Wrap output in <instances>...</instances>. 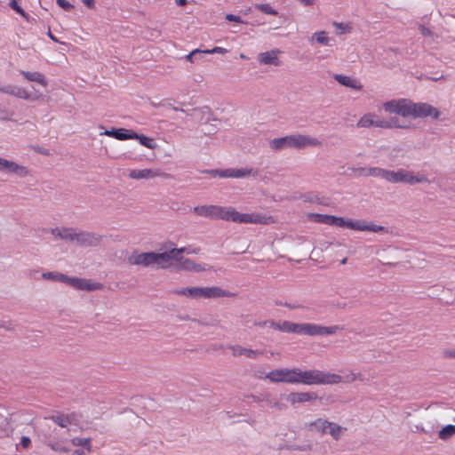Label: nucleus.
Instances as JSON below:
<instances>
[{
  "label": "nucleus",
  "instance_id": "nucleus-47",
  "mask_svg": "<svg viewBox=\"0 0 455 455\" xmlns=\"http://www.w3.org/2000/svg\"><path fill=\"white\" fill-rule=\"evenodd\" d=\"M443 355L446 358H455V348L452 349H445L443 351Z\"/></svg>",
  "mask_w": 455,
  "mask_h": 455
},
{
  "label": "nucleus",
  "instance_id": "nucleus-56",
  "mask_svg": "<svg viewBox=\"0 0 455 455\" xmlns=\"http://www.w3.org/2000/svg\"><path fill=\"white\" fill-rule=\"evenodd\" d=\"M72 455H84V451L83 450H75Z\"/></svg>",
  "mask_w": 455,
  "mask_h": 455
},
{
  "label": "nucleus",
  "instance_id": "nucleus-51",
  "mask_svg": "<svg viewBox=\"0 0 455 455\" xmlns=\"http://www.w3.org/2000/svg\"><path fill=\"white\" fill-rule=\"evenodd\" d=\"M83 3L89 8H93L94 1L93 0H83Z\"/></svg>",
  "mask_w": 455,
  "mask_h": 455
},
{
  "label": "nucleus",
  "instance_id": "nucleus-8",
  "mask_svg": "<svg viewBox=\"0 0 455 455\" xmlns=\"http://www.w3.org/2000/svg\"><path fill=\"white\" fill-rule=\"evenodd\" d=\"M345 228L355 231H370V232H381L385 229L384 227L368 222L363 220L347 219Z\"/></svg>",
  "mask_w": 455,
  "mask_h": 455
},
{
  "label": "nucleus",
  "instance_id": "nucleus-26",
  "mask_svg": "<svg viewBox=\"0 0 455 455\" xmlns=\"http://www.w3.org/2000/svg\"><path fill=\"white\" fill-rule=\"evenodd\" d=\"M0 91L4 93H7V94L13 95L20 99H23V100L31 99L30 93L25 88H22V87L7 85L3 88H0Z\"/></svg>",
  "mask_w": 455,
  "mask_h": 455
},
{
  "label": "nucleus",
  "instance_id": "nucleus-28",
  "mask_svg": "<svg viewBox=\"0 0 455 455\" xmlns=\"http://www.w3.org/2000/svg\"><path fill=\"white\" fill-rule=\"evenodd\" d=\"M52 234L60 239L69 240L74 242L76 230L70 228H56L52 229Z\"/></svg>",
  "mask_w": 455,
  "mask_h": 455
},
{
  "label": "nucleus",
  "instance_id": "nucleus-45",
  "mask_svg": "<svg viewBox=\"0 0 455 455\" xmlns=\"http://www.w3.org/2000/svg\"><path fill=\"white\" fill-rule=\"evenodd\" d=\"M198 53H203V51L199 50V49H195L193 50L191 52H189L188 55H186V60L191 63H193L195 60H194V57L195 55L198 54Z\"/></svg>",
  "mask_w": 455,
  "mask_h": 455
},
{
  "label": "nucleus",
  "instance_id": "nucleus-31",
  "mask_svg": "<svg viewBox=\"0 0 455 455\" xmlns=\"http://www.w3.org/2000/svg\"><path fill=\"white\" fill-rule=\"evenodd\" d=\"M135 140H137L138 142L141 146H143L150 150H155L158 148V144H157L156 139H154L152 137H148L144 134L137 133V137Z\"/></svg>",
  "mask_w": 455,
  "mask_h": 455
},
{
  "label": "nucleus",
  "instance_id": "nucleus-24",
  "mask_svg": "<svg viewBox=\"0 0 455 455\" xmlns=\"http://www.w3.org/2000/svg\"><path fill=\"white\" fill-rule=\"evenodd\" d=\"M0 170H6L10 172L16 173L20 176L28 174L26 167L17 164L14 162L8 161L0 157Z\"/></svg>",
  "mask_w": 455,
  "mask_h": 455
},
{
  "label": "nucleus",
  "instance_id": "nucleus-13",
  "mask_svg": "<svg viewBox=\"0 0 455 455\" xmlns=\"http://www.w3.org/2000/svg\"><path fill=\"white\" fill-rule=\"evenodd\" d=\"M329 419L326 418L319 417L305 424L306 429L315 435L321 436L326 435V428L328 427Z\"/></svg>",
  "mask_w": 455,
  "mask_h": 455
},
{
  "label": "nucleus",
  "instance_id": "nucleus-2",
  "mask_svg": "<svg viewBox=\"0 0 455 455\" xmlns=\"http://www.w3.org/2000/svg\"><path fill=\"white\" fill-rule=\"evenodd\" d=\"M264 378L272 383L303 384L307 386L341 383L339 374L315 369L276 368L268 371Z\"/></svg>",
  "mask_w": 455,
  "mask_h": 455
},
{
  "label": "nucleus",
  "instance_id": "nucleus-38",
  "mask_svg": "<svg viewBox=\"0 0 455 455\" xmlns=\"http://www.w3.org/2000/svg\"><path fill=\"white\" fill-rule=\"evenodd\" d=\"M43 277L44 279L48 280H53V281H60L63 283H68V276L60 274V273H54V272H47L43 274Z\"/></svg>",
  "mask_w": 455,
  "mask_h": 455
},
{
  "label": "nucleus",
  "instance_id": "nucleus-20",
  "mask_svg": "<svg viewBox=\"0 0 455 455\" xmlns=\"http://www.w3.org/2000/svg\"><path fill=\"white\" fill-rule=\"evenodd\" d=\"M194 212L198 216L218 220L220 214V206L200 205L194 208Z\"/></svg>",
  "mask_w": 455,
  "mask_h": 455
},
{
  "label": "nucleus",
  "instance_id": "nucleus-22",
  "mask_svg": "<svg viewBox=\"0 0 455 455\" xmlns=\"http://www.w3.org/2000/svg\"><path fill=\"white\" fill-rule=\"evenodd\" d=\"M258 60L259 63L264 65H271V66H279V52L276 50H272L265 52H261L258 56Z\"/></svg>",
  "mask_w": 455,
  "mask_h": 455
},
{
  "label": "nucleus",
  "instance_id": "nucleus-59",
  "mask_svg": "<svg viewBox=\"0 0 455 455\" xmlns=\"http://www.w3.org/2000/svg\"><path fill=\"white\" fill-rule=\"evenodd\" d=\"M50 37H51L52 40L57 41V40H56V38H55L52 34H50Z\"/></svg>",
  "mask_w": 455,
  "mask_h": 455
},
{
  "label": "nucleus",
  "instance_id": "nucleus-25",
  "mask_svg": "<svg viewBox=\"0 0 455 455\" xmlns=\"http://www.w3.org/2000/svg\"><path fill=\"white\" fill-rule=\"evenodd\" d=\"M268 323H269L268 326L275 330H277V331H280L283 332H291V333L297 334L298 323H292L290 321H283V322H279V323L270 321Z\"/></svg>",
  "mask_w": 455,
  "mask_h": 455
},
{
  "label": "nucleus",
  "instance_id": "nucleus-34",
  "mask_svg": "<svg viewBox=\"0 0 455 455\" xmlns=\"http://www.w3.org/2000/svg\"><path fill=\"white\" fill-rule=\"evenodd\" d=\"M438 438L443 441H447L455 435V425H446L438 431Z\"/></svg>",
  "mask_w": 455,
  "mask_h": 455
},
{
  "label": "nucleus",
  "instance_id": "nucleus-41",
  "mask_svg": "<svg viewBox=\"0 0 455 455\" xmlns=\"http://www.w3.org/2000/svg\"><path fill=\"white\" fill-rule=\"evenodd\" d=\"M228 52V51L226 48L216 46V47H214L212 49L203 51V53H206V54H214V53L226 54Z\"/></svg>",
  "mask_w": 455,
  "mask_h": 455
},
{
  "label": "nucleus",
  "instance_id": "nucleus-37",
  "mask_svg": "<svg viewBox=\"0 0 455 455\" xmlns=\"http://www.w3.org/2000/svg\"><path fill=\"white\" fill-rule=\"evenodd\" d=\"M73 446H83L88 452L92 451V441L91 438L74 437L71 439Z\"/></svg>",
  "mask_w": 455,
  "mask_h": 455
},
{
  "label": "nucleus",
  "instance_id": "nucleus-54",
  "mask_svg": "<svg viewBox=\"0 0 455 455\" xmlns=\"http://www.w3.org/2000/svg\"><path fill=\"white\" fill-rule=\"evenodd\" d=\"M103 134H106L109 137H114V128H111L110 130L104 132Z\"/></svg>",
  "mask_w": 455,
  "mask_h": 455
},
{
  "label": "nucleus",
  "instance_id": "nucleus-55",
  "mask_svg": "<svg viewBox=\"0 0 455 455\" xmlns=\"http://www.w3.org/2000/svg\"><path fill=\"white\" fill-rule=\"evenodd\" d=\"M178 5L184 6L187 4V0H175Z\"/></svg>",
  "mask_w": 455,
  "mask_h": 455
},
{
  "label": "nucleus",
  "instance_id": "nucleus-9",
  "mask_svg": "<svg viewBox=\"0 0 455 455\" xmlns=\"http://www.w3.org/2000/svg\"><path fill=\"white\" fill-rule=\"evenodd\" d=\"M128 177L132 180H153L158 177H164L165 173L163 172L160 169H152V168H145V169H131L128 171Z\"/></svg>",
  "mask_w": 455,
  "mask_h": 455
},
{
  "label": "nucleus",
  "instance_id": "nucleus-43",
  "mask_svg": "<svg viewBox=\"0 0 455 455\" xmlns=\"http://www.w3.org/2000/svg\"><path fill=\"white\" fill-rule=\"evenodd\" d=\"M57 4L65 11H71L74 6L67 0H56Z\"/></svg>",
  "mask_w": 455,
  "mask_h": 455
},
{
  "label": "nucleus",
  "instance_id": "nucleus-6",
  "mask_svg": "<svg viewBox=\"0 0 455 455\" xmlns=\"http://www.w3.org/2000/svg\"><path fill=\"white\" fill-rule=\"evenodd\" d=\"M339 330V326H323L315 323H298L297 334L309 336L333 335Z\"/></svg>",
  "mask_w": 455,
  "mask_h": 455
},
{
  "label": "nucleus",
  "instance_id": "nucleus-1",
  "mask_svg": "<svg viewBox=\"0 0 455 455\" xmlns=\"http://www.w3.org/2000/svg\"><path fill=\"white\" fill-rule=\"evenodd\" d=\"M383 111L388 115L396 116L389 120L380 119L375 113H366L357 121V127L360 128H395L409 129L411 125L404 120L417 118H440V110L427 102H414L407 98H397L386 100L381 106Z\"/></svg>",
  "mask_w": 455,
  "mask_h": 455
},
{
  "label": "nucleus",
  "instance_id": "nucleus-7",
  "mask_svg": "<svg viewBox=\"0 0 455 455\" xmlns=\"http://www.w3.org/2000/svg\"><path fill=\"white\" fill-rule=\"evenodd\" d=\"M322 141L310 135L302 133L290 134V148L295 149H304L307 148H320Z\"/></svg>",
  "mask_w": 455,
  "mask_h": 455
},
{
  "label": "nucleus",
  "instance_id": "nucleus-3",
  "mask_svg": "<svg viewBox=\"0 0 455 455\" xmlns=\"http://www.w3.org/2000/svg\"><path fill=\"white\" fill-rule=\"evenodd\" d=\"M384 180L390 183H403L410 186L431 184V180L427 174L406 169L395 171L386 169Z\"/></svg>",
  "mask_w": 455,
  "mask_h": 455
},
{
  "label": "nucleus",
  "instance_id": "nucleus-40",
  "mask_svg": "<svg viewBox=\"0 0 455 455\" xmlns=\"http://www.w3.org/2000/svg\"><path fill=\"white\" fill-rule=\"evenodd\" d=\"M232 210H233V207L220 206V214H219L218 220H223L229 221L230 218L232 216V213H231Z\"/></svg>",
  "mask_w": 455,
  "mask_h": 455
},
{
  "label": "nucleus",
  "instance_id": "nucleus-48",
  "mask_svg": "<svg viewBox=\"0 0 455 455\" xmlns=\"http://www.w3.org/2000/svg\"><path fill=\"white\" fill-rule=\"evenodd\" d=\"M337 218L338 217L333 216V215H327L325 224L330 225V226H335Z\"/></svg>",
  "mask_w": 455,
  "mask_h": 455
},
{
  "label": "nucleus",
  "instance_id": "nucleus-18",
  "mask_svg": "<svg viewBox=\"0 0 455 455\" xmlns=\"http://www.w3.org/2000/svg\"><path fill=\"white\" fill-rule=\"evenodd\" d=\"M358 177H375L385 179L386 169L379 167H360L354 170Z\"/></svg>",
  "mask_w": 455,
  "mask_h": 455
},
{
  "label": "nucleus",
  "instance_id": "nucleus-21",
  "mask_svg": "<svg viewBox=\"0 0 455 455\" xmlns=\"http://www.w3.org/2000/svg\"><path fill=\"white\" fill-rule=\"evenodd\" d=\"M347 428L334 421H329L326 428V435H330L334 441H339L347 433Z\"/></svg>",
  "mask_w": 455,
  "mask_h": 455
},
{
  "label": "nucleus",
  "instance_id": "nucleus-12",
  "mask_svg": "<svg viewBox=\"0 0 455 455\" xmlns=\"http://www.w3.org/2000/svg\"><path fill=\"white\" fill-rule=\"evenodd\" d=\"M128 262L142 267H154V252H133L128 258Z\"/></svg>",
  "mask_w": 455,
  "mask_h": 455
},
{
  "label": "nucleus",
  "instance_id": "nucleus-44",
  "mask_svg": "<svg viewBox=\"0 0 455 455\" xmlns=\"http://www.w3.org/2000/svg\"><path fill=\"white\" fill-rule=\"evenodd\" d=\"M258 8L265 13L273 14V15L276 14V12L268 4H261Z\"/></svg>",
  "mask_w": 455,
  "mask_h": 455
},
{
  "label": "nucleus",
  "instance_id": "nucleus-42",
  "mask_svg": "<svg viewBox=\"0 0 455 455\" xmlns=\"http://www.w3.org/2000/svg\"><path fill=\"white\" fill-rule=\"evenodd\" d=\"M328 214H312L310 215V220L317 222L325 224Z\"/></svg>",
  "mask_w": 455,
  "mask_h": 455
},
{
  "label": "nucleus",
  "instance_id": "nucleus-52",
  "mask_svg": "<svg viewBox=\"0 0 455 455\" xmlns=\"http://www.w3.org/2000/svg\"><path fill=\"white\" fill-rule=\"evenodd\" d=\"M285 307H287L290 309H297V308L300 307V306L299 304H292V303H287V304H285Z\"/></svg>",
  "mask_w": 455,
  "mask_h": 455
},
{
  "label": "nucleus",
  "instance_id": "nucleus-27",
  "mask_svg": "<svg viewBox=\"0 0 455 455\" xmlns=\"http://www.w3.org/2000/svg\"><path fill=\"white\" fill-rule=\"evenodd\" d=\"M50 419L60 427H67L76 420V416L75 413L58 414L52 416Z\"/></svg>",
  "mask_w": 455,
  "mask_h": 455
},
{
  "label": "nucleus",
  "instance_id": "nucleus-15",
  "mask_svg": "<svg viewBox=\"0 0 455 455\" xmlns=\"http://www.w3.org/2000/svg\"><path fill=\"white\" fill-rule=\"evenodd\" d=\"M308 40L311 44H317L325 47H331L335 43V39L325 30H317L314 32Z\"/></svg>",
  "mask_w": 455,
  "mask_h": 455
},
{
  "label": "nucleus",
  "instance_id": "nucleus-29",
  "mask_svg": "<svg viewBox=\"0 0 455 455\" xmlns=\"http://www.w3.org/2000/svg\"><path fill=\"white\" fill-rule=\"evenodd\" d=\"M269 148L274 151H281L290 148V135L275 138L269 141Z\"/></svg>",
  "mask_w": 455,
  "mask_h": 455
},
{
  "label": "nucleus",
  "instance_id": "nucleus-58",
  "mask_svg": "<svg viewBox=\"0 0 455 455\" xmlns=\"http://www.w3.org/2000/svg\"><path fill=\"white\" fill-rule=\"evenodd\" d=\"M346 262H347V259L346 258L341 260V264H343V265L346 264Z\"/></svg>",
  "mask_w": 455,
  "mask_h": 455
},
{
  "label": "nucleus",
  "instance_id": "nucleus-4",
  "mask_svg": "<svg viewBox=\"0 0 455 455\" xmlns=\"http://www.w3.org/2000/svg\"><path fill=\"white\" fill-rule=\"evenodd\" d=\"M179 295L187 298L200 299H212L228 296V293L222 289L212 287H187L183 288L177 292Z\"/></svg>",
  "mask_w": 455,
  "mask_h": 455
},
{
  "label": "nucleus",
  "instance_id": "nucleus-5",
  "mask_svg": "<svg viewBox=\"0 0 455 455\" xmlns=\"http://www.w3.org/2000/svg\"><path fill=\"white\" fill-rule=\"evenodd\" d=\"M232 216L229 221L235 223L244 224H271L274 223V219L271 216H264L259 213H243L237 212L233 208Z\"/></svg>",
  "mask_w": 455,
  "mask_h": 455
},
{
  "label": "nucleus",
  "instance_id": "nucleus-57",
  "mask_svg": "<svg viewBox=\"0 0 455 455\" xmlns=\"http://www.w3.org/2000/svg\"><path fill=\"white\" fill-rule=\"evenodd\" d=\"M240 58L243 59V60H245L246 59V56L243 53L240 54Z\"/></svg>",
  "mask_w": 455,
  "mask_h": 455
},
{
  "label": "nucleus",
  "instance_id": "nucleus-14",
  "mask_svg": "<svg viewBox=\"0 0 455 455\" xmlns=\"http://www.w3.org/2000/svg\"><path fill=\"white\" fill-rule=\"evenodd\" d=\"M317 398L318 396L316 393L313 391L292 392L288 395L287 401L291 404H296L304 403H313L316 401Z\"/></svg>",
  "mask_w": 455,
  "mask_h": 455
},
{
  "label": "nucleus",
  "instance_id": "nucleus-11",
  "mask_svg": "<svg viewBox=\"0 0 455 455\" xmlns=\"http://www.w3.org/2000/svg\"><path fill=\"white\" fill-rule=\"evenodd\" d=\"M219 175L223 178H244L252 177L256 178L259 175V172L253 168H243V169H228L219 172Z\"/></svg>",
  "mask_w": 455,
  "mask_h": 455
},
{
  "label": "nucleus",
  "instance_id": "nucleus-53",
  "mask_svg": "<svg viewBox=\"0 0 455 455\" xmlns=\"http://www.w3.org/2000/svg\"><path fill=\"white\" fill-rule=\"evenodd\" d=\"M21 443L24 447H28V444L30 443V440L28 437H23L22 440H21Z\"/></svg>",
  "mask_w": 455,
  "mask_h": 455
},
{
  "label": "nucleus",
  "instance_id": "nucleus-36",
  "mask_svg": "<svg viewBox=\"0 0 455 455\" xmlns=\"http://www.w3.org/2000/svg\"><path fill=\"white\" fill-rule=\"evenodd\" d=\"M233 355H244L246 357H255L259 353L257 351L247 349L240 346H235L232 347Z\"/></svg>",
  "mask_w": 455,
  "mask_h": 455
},
{
  "label": "nucleus",
  "instance_id": "nucleus-10",
  "mask_svg": "<svg viewBox=\"0 0 455 455\" xmlns=\"http://www.w3.org/2000/svg\"><path fill=\"white\" fill-rule=\"evenodd\" d=\"M183 251V249H172L169 251L156 253L154 252V267L165 268L169 267L172 259H178V255Z\"/></svg>",
  "mask_w": 455,
  "mask_h": 455
},
{
  "label": "nucleus",
  "instance_id": "nucleus-19",
  "mask_svg": "<svg viewBox=\"0 0 455 455\" xmlns=\"http://www.w3.org/2000/svg\"><path fill=\"white\" fill-rule=\"evenodd\" d=\"M334 79L339 84L346 86L347 88L353 89L356 92H360L363 88L361 82L353 76H345V75H335Z\"/></svg>",
  "mask_w": 455,
  "mask_h": 455
},
{
  "label": "nucleus",
  "instance_id": "nucleus-16",
  "mask_svg": "<svg viewBox=\"0 0 455 455\" xmlns=\"http://www.w3.org/2000/svg\"><path fill=\"white\" fill-rule=\"evenodd\" d=\"M67 283L76 289L85 291H95L101 288V284L99 283H93L91 280L77 277H68Z\"/></svg>",
  "mask_w": 455,
  "mask_h": 455
},
{
  "label": "nucleus",
  "instance_id": "nucleus-49",
  "mask_svg": "<svg viewBox=\"0 0 455 455\" xmlns=\"http://www.w3.org/2000/svg\"><path fill=\"white\" fill-rule=\"evenodd\" d=\"M346 220H347L346 218L338 217L334 227L345 228Z\"/></svg>",
  "mask_w": 455,
  "mask_h": 455
},
{
  "label": "nucleus",
  "instance_id": "nucleus-23",
  "mask_svg": "<svg viewBox=\"0 0 455 455\" xmlns=\"http://www.w3.org/2000/svg\"><path fill=\"white\" fill-rule=\"evenodd\" d=\"M79 245H96L100 242V236L91 233L76 232L75 241Z\"/></svg>",
  "mask_w": 455,
  "mask_h": 455
},
{
  "label": "nucleus",
  "instance_id": "nucleus-32",
  "mask_svg": "<svg viewBox=\"0 0 455 455\" xmlns=\"http://www.w3.org/2000/svg\"><path fill=\"white\" fill-rule=\"evenodd\" d=\"M332 26L338 36L350 34L353 31V26L350 22L333 21Z\"/></svg>",
  "mask_w": 455,
  "mask_h": 455
},
{
  "label": "nucleus",
  "instance_id": "nucleus-33",
  "mask_svg": "<svg viewBox=\"0 0 455 455\" xmlns=\"http://www.w3.org/2000/svg\"><path fill=\"white\" fill-rule=\"evenodd\" d=\"M47 445L53 451L60 453H67L69 451V449L67 447L64 440H49Z\"/></svg>",
  "mask_w": 455,
  "mask_h": 455
},
{
  "label": "nucleus",
  "instance_id": "nucleus-35",
  "mask_svg": "<svg viewBox=\"0 0 455 455\" xmlns=\"http://www.w3.org/2000/svg\"><path fill=\"white\" fill-rule=\"evenodd\" d=\"M136 137H137V133L135 132H133L132 130L124 129V128L116 129V140H132V139H136Z\"/></svg>",
  "mask_w": 455,
  "mask_h": 455
},
{
  "label": "nucleus",
  "instance_id": "nucleus-17",
  "mask_svg": "<svg viewBox=\"0 0 455 455\" xmlns=\"http://www.w3.org/2000/svg\"><path fill=\"white\" fill-rule=\"evenodd\" d=\"M178 268L180 270L200 273L208 270L210 267L204 263H196L188 259H180Z\"/></svg>",
  "mask_w": 455,
  "mask_h": 455
},
{
  "label": "nucleus",
  "instance_id": "nucleus-46",
  "mask_svg": "<svg viewBox=\"0 0 455 455\" xmlns=\"http://www.w3.org/2000/svg\"><path fill=\"white\" fill-rule=\"evenodd\" d=\"M10 6L15 10L18 13L21 14L24 16V11L21 9V7L18 4L17 1L16 0H12V2L10 3Z\"/></svg>",
  "mask_w": 455,
  "mask_h": 455
},
{
  "label": "nucleus",
  "instance_id": "nucleus-50",
  "mask_svg": "<svg viewBox=\"0 0 455 455\" xmlns=\"http://www.w3.org/2000/svg\"><path fill=\"white\" fill-rule=\"evenodd\" d=\"M226 19L229 21L241 22V19L238 16H235L233 14H228Z\"/></svg>",
  "mask_w": 455,
  "mask_h": 455
},
{
  "label": "nucleus",
  "instance_id": "nucleus-30",
  "mask_svg": "<svg viewBox=\"0 0 455 455\" xmlns=\"http://www.w3.org/2000/svg\"><path fill=\"white\" fill-rule=\"evenodd\" d=\"M20 73L28 81L36 82L44 87L47 86L48 84L45 76L40 72H29L21 70Z\"/></svg>",
  "mask_w": 455,
  "mask_h": 455
},
{
  "label": "nucleus",
  "instance_id": "nucleus-39",
  "mask_svg": "<svg viewBox=\"0 0 455 455\" xmlns=\"http://www.w3.org/2000/svg\"><path fill=\"white\" fill-rule=\"evenodd\" d=\"M339 376L341 377V382L345 383H352L357 380H361V375L354 371L347 372L345 374L344 378L341 375Z\"/></svg>",
  "mask_w": 455,
  "mask_h": 455
}]
</instances>
